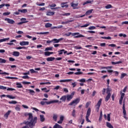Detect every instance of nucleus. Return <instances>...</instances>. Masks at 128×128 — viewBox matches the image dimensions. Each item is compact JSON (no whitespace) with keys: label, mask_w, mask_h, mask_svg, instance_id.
Segmentation results:
<instances>
[{"label":"nucleus","mask_w":128,"mask_h":128,"mask_svg":"<svg viewBox=\"0 0 128 128\" xmlns=\"http://www.w3.org/2000/svg\"><path fill=\"white\" fill-rule=\"evenodd\" d=\"M27 116H28V121H24L23 124L28 126L30 128H32L38 122V118L36 116L34 118L32 113H28Z\"/></svg>","instance_id":"nucleus-1"},{"label":"nucleus","mask_w":128,"mask_h":128,"mask_svg":"<svg viewBox=\"0 0 128 128\" xmlns=\"http://www.w3.org/2000/svg\"><path fill=\"white\" fill-rule=\"evenodd\" d=\"M70 34H72V36H74V38H84V36H83L82 34H80V33H78V32L72 33L71 32H70L68 34H66V36H70ZM76 35H78V36H76Z\"/></svg>","instance_id":"nucleus-2"},{"label":"nucleus","mask_w":128,"mask_h":128,"mask_svg":"<svg viewBox=\"0 0 128 128\" xmlns=\"http://www.w3.org/2000/svg\"><path fill=\"white\" fill-rule=\"evenodd\" d=\"M90 112H92V110L90 109V108H88L87 110L86 116V122H90V121L88 119V118H90Z\"/></svg>","instance_id":"nucleus-3"},{"label":"nucleus","mask_w":128,"mask_h":128,"mask_svg":"<svg viewBox=\"0 0 128 128\" xmlns=\"http://www.w3.org/2000/svg\"><path fill=\"white\" fill-rule=\"evenodd\" d=\"M80 102V98H77L72 102L70 104H68V106H72V104H74V106L78 104Z\"/></svg>","instance_id":"nucleus-4"},{"label":"nucleus","mask_w":128,"mask_h":128,"mask_svg":"<svg viewBox=\"0 0 128 128\" xmlns=\"http://www.w3.org/2000/svg\"><path fill=\"white\" fill-rule=\"evenodd\" d=\"M4 20L5 22H7L8 24H16V22H14V20L10 18H6Z\"/></svg>","instance_id":"nucleus-5"},{"label":"nucleus","mask_w":128,"mask_h":128,"mask_svg":"<svg viewBox=\"0 0 128 128\" xmlns=\"http://www.w3.org/2000/svg\"><path fill=\"white\" fill-rule=\"evenodd\" d=\"M64 40V38H60L59 39L54 38L52 40V42L54 44H58L60 42V40Z\"/></svg>","instance_id":"nucleus-6"},{"label":"nucleus","mask_w":128,"mask_h":128,"mask_svg":"<svg viewBox=\"0 0 128 128\" xmlns=\"http://www.w3.org/2000/svg\"><path fill=\"white\" fill-rule=\"evenodd\" d=\"M5 96H6V98H10V100H14L16 98V96H14L10 95H6L2 94L0 96L1 98H4Z\"/></svg>","instance_id":"nucleus-7"},{"label":"nucleus","mask_w":128,"mask_h":128,"mask_svg":"<svg viewBox=\"0 0 128 128\" xmlns=\"http://www.w3.org/2000/svg\"><path fill=\"white\" fill-rule=\"evenodd\" d=\"M112 66H108V67H104V66H102L101 67V70H104V68H106L108 70V72L110 73L112 72V70H110V68H112Z\"/></svg>","instance_id":"nucleus-8"},{"label":"nucleus","mask_w":128,"mask_h":128,"mask_svg":"<svg viewBox=\"0 0 128 128\" xmlns=\"http://www.w3.org/2000/svg\"><path fill=\"white\" fill-rule=\"evenodd\" d=\"M78 6V3H74V2L71 3V6L72 8H73V10H76V8H76Z\"/></svg>","instance_id":"nucleus-9"},{"label":"nucleus","mask_w":128,"mask_h":128,"mask_svg":"<svg viewBox=\"0 0 128 128\" xmlns=\"http://www.w3.org/2000/svg\"><path fill=\"white\" fill-rule=\"evenodd\" d=\"M20 46H28L30 42H28L22 41L20 42Z\"/></svg>","instance_id":"nucleus-10"},{"label":"nucleus","mask_w":128,"mask_h":128,"mask_svg":"<svg viewBox=\"0 0 128 128\" xmlns=\"http://www.w3.org/2000/svg\"><path fill=\"white\" fill-rule=\"evenodd\" d=\"M46 16H54V12H50V10H48L46 12Z\"/></svg>","instance_id":"nucleus-11"},{"label":"nucleus","mask_w":128,"mask_h":128,"mask_svg":"<svg viewBox=\"0 0 128 128\" xmlns=\"http://www.w3.org/2000/svg\"><path fill=\"white\" fill-rule=\"evenodd\" d=\"M72 79L62 80H60V82H72Z\"/></svg>","instance_id":"nucleus-12"},{"label":"nucleus","mask_w":128,"mask_h":128,"mask_svg":"<svg viewBox=\"0 0 128 128\" xmlns=\"http://www.w3.org/2000/svg\"><path fill=\"white\" fill-rule=\"evenodd\" d=\"M58 102V100H53L50 101L49 102H46V104H54Z\"/></svg>","instance_id":"nucleus-13"},{"label":"nucleus","mask_w":128,"mask_h":128,"mask_svg":"<svg viewBox=\"0 0 128 128\" xmlns=\"http://www.w3.org/2000/svg\"><path fill=\"white\" fill-rule=\"evenodd\" d=\"M12 56H20V52L17 51H14L12 52Z\"/></svg>","instance_id":"nucleus-14"},{"label":"nucleus","mask_w":128,"mask_h":128,"mask_svg":"<svg viewBox=\"0 0 128 128\" xmlns=\"http://www.w3.org/2000/svg\"><path fill=\"white\" fill-rule=\"evenodd\" d=\"M11 112L12 111L8 110V112L4 114V117L6 118H8V116H10V114Z\"/></svg>","instance_id":"nucleus-15"},{"label":"nucleus","mask_w":128,"mask_h":128,"mask_svg":"<svg viewBox=\"0 0 128 128\" xmlns=\"http://www.w3.org/2000/svg\"><path fill=\"white\" fill-rule=\"evenodd\" d=\"M26 90L29 94H30L32 96H34V90L28 89Z\"/></svg>","instance_id":"nucleus-16"},{"label":"nucleus","mask_w":128,"mask_h":128,"mask_svg":"<svg viewBox=\"0 0 128 128\" xmlns=\"http://www.w3.org/2000/svg\"><path fill=\"white\" fill-rule=\"evenodd\" d=\"M72 116H73V118H76V112L75 110H73L72 112Z\"/></svg>","instance_id":"nucleus-17"},{"label":"nucleus","mask_w":128,"mask_h":128,"mask_svg":"<svg viewBox=\"0 0 128 128\" xmlns=\"http://www.w3.org/2000/svg\"><path fill=\"white\" fill-rule=\"evenodd\" d=\"M106 126L107 128H114V126L112 125V124H110V123L109 122H106Z\"/></svg>","instance_id":"nucleus-18"},{"label":"nucleus","mask_w":128,"mask_h":128,"mask_svg":"<svg viewBox=\"0 0 128 128\" xmlns=\"http://www.w3.org/2000/svg\"><path fill=\"white\" fill-rule=\"evenodd\" d=\"M102 99L100 98L98 100V102L97 103L96 106L100 108V104H102Z\"/></svg>","instance_id":"nucleus-19"},{"label":"nucleus","mask_w":128,"mask_h":128,"mask_svg":"<svg viewBox=\"0 0 128 128\" xmlns=\"http://www.w3.org/2000/svg\"><path fill=\"white\" fill-rule=\"evenodd\" d=\"M112 96L111 94H108L106 96L105 98V102H108V100L110 98V96Z\"/></svg>","instance_id":"nucleus-20"},{"label":"nucleus","mask_w":128,"mask_h":128,"mask_svg":"<svg viewBox=\"0 0 128 128\" xmlns=\"http://www.w3.org/2000/svg\"><path fill=\"white\" fill-rule=\"evenodd\" d=\"M0 74H6V76H10V73L6 72H4L2 70H0Z\"/></svg>","instance_id":"nucleus-21"},{"label":"nucleus","mask_w":128,"mask_h":128,"mask_svg":"<svg viewBox=\"0 0 128 128\" xmlns=\"http://www.w3.org/2000/svg\"><path fill=\"white\" fill-rule=\"evenodd\" d=\"M18 12H22L23 14H26V12H28V10L26 9H23V10H19Z\"/></svg>","instance_id":"nucleus-22"},{"label":"nucleus","mask_w":128,"mask_h":128,"mask_svg":"<svg viewBox=\"0 0 128 128\" xmlns=\"http://www.w3.org/2000/svg\"><path fill=\"white\" fill-rule=\"evenodd\" d=\"M55 58L54 57H49L46 58L47 62H52V60H54Z\"/></svg>","instance_id":"nucleus-23"},{"label":"nucleus","mask_w":128,"mask_h":128,"mask_svg":"<svg viewBox=\"0 0 128 128\" xmlns=\"http://www.w3.org/2000/svg\"><path fill=\"white\" fill-rule=\"evenodd\" d=\"M37 34H50V32H36V33Z\"/></svg>","instance_id":"nucleus-24"},{"label":"nucleus","mask_w":128,"mask_h":128,"mask_svg":"<svg viewBox=\"0 0 128 128\" xmlns=\"http://www.w3.org/2000/svg\"><path fill=\"white\" fill-rule=\"evenodd\" d=\"M92 12H94V10L92 9L88 10L86 12L85 14H86V16L90 14H92Z\"/></svg>","instance_id":"nucleus-25"},{"label":"nucleus","mask_w":128,"mask_h":128,"mask_svg":"<svg viewBox=\"0 0 128 128\" xmlns=\"http://www.w3.org/2000/svg\"><path fill=\"white\" fill-rule=\"evenodd\" d=\"M66 98L67 100H68V102H70V100L72 98V96L70 95H67L66 96Z\"/></svg>","instance_id":"nucleus-26"},{"label":"nucleus","mask_w":128,"mask_h":128,"mask_svg":"<svg viewBox=\"0 0 128 128\" xmlns=\"http://www.w3.org/2000/svg\"><path fill=\"white\" fill-rule=\"evenodd\" d=\"M15 110H16V112H20V105H17L15 107Z\"/></svg>","instance_id":"nucleus-27"},{"label":"nucleus","mask_w":128,"mask_h":128,"mask_svg":"<svg viewBox=\"0 0 128 128\" xmlns=\"http://www.w3.org/2000/svg\"><path fill=\"white\" fill-rule=\"evenodd\" d=\"M66 96H62L60 98V100H62V102H66Z\"/></svg>","instance_id":"nucleus-28"},{"label":"nucleus","mask_w":128,"mask_h":128,"mask_svg":"<svg viewBox=\"0 0 128 128\" xmlns=\"http://www.w3.org/2000/svg\"><path fill=\"white\" fill-rule=\"evenodd\" d=\"M16 85L17 86L16 88H22V85L20 82H16Z\"/></svg>","instance_id":"nucleus-29"},{"label":"nucleus","mask_w":128,"mask_h":128,"mask_svg":"<svg viewBox=\"0 0 128 128\" xmlns=\"http://www.w3.org/2000/svg\"><path fill=\"white\" fill-rule=\"evenodd\" d=\"M40 121L42 122H44L46 120L44 118V115H40Z\"/></svg>","instance_id":"nucleus-30"},{"label":"nucleus","mask_w":128,"mask_h":128,"mask_svg":"<svg viewBox=\"0 0 128 128\" xmlns=\"http://www.w3.org/2000/svg\"><path fill=\"white\" fill-rule=\"evenodd\" d=\"M53 120H54V122H56L58 120V114H53Z\"/></svg>","instance_id":"nucleus-31"},{"label":"nucleus","mask_w":128,"mask_h":128,"mask_svg":"<svg viewBox=\"0 0 128 128\" xmlns=\"http://www.w3.org/2000/svg\"><path fill=\"white\" fill-rule=\"evenodd\" d=\"M5 78H7L8 80H16L18 78L16 77H10V76H6Z\"/></svg>","instance_id":"nucleus-32"},{"label":"nucleus","mask_w":128,"mask_h":128,"mask_svg":"<svg viewBox=\"0 0 128 128\" xmlns=\"http://www.w3.org/2000/svg\"><path fill=\"white\" fill-rule=\"evenodd\" d=\"M6 60L0 58V64H6Z\"/></svg>","instance_id":"nucleus-33"},{"label":"nucleus","mask_w":128,"mask_h":128,"mask_svg":"<svg viewBox=\"0 0 128 128\" xmlns=\"http://www.w3.org/2000/svg\"><path fill=\"white\" fill-rule=\"evenodd\" d=\"M10 40V38L1 39L0 40V42H6V40Z\"/></svg>","instance_id":"nucleus-34"},{"label":"nucleus","mask_w":128,"mask_h":128,"mask_svg":"<svg viewBox=\"0 0 128 128\" xmlns=\"http://www.w3.org/2000/svg\"><path fill=\"white\" fill-rule=\"evenodd\" d=\"M61 16H70V13H62L61 14Z\"/></svg>","instance_id":"nucleus-35"},{"label":"nucleus","mask_w":128,"mask_h":128,"mask_svg":"<svg viewBox=\"0 0 128 128\" xmlns=\"http://www.w3.org/2000/svg\"><path fill=\"white\" fill-rule=\"evenodd\" d=\"M122 61H119V62H112V64H122Z\"/></svg>","instance_id":"nucleus-36"},{"label":"nucleus","mask_w":128,"mask_h":128,"mask_svg":"<svg viewBox=\"0 0 128 128\" xmlns=\"http://www.w3.org/2000/svg\"><path fill=\"white\" fill-rule=\"evenodd\" d=\"M52 26V24L50 23H46L45 25L46 28H50Z\"/></svg>","instance_id":"nucleus-37"},{"label":"nucleus","mask_w":128,"mask_h":128,"mask_svg":"<svg viewBox=\"0 0 128 128\" xmlns=\"http://www.w3.org/2000/svg\"><path fill=\"white\" fill-rule=\"evenodd\" d=\"M8 104H18V102L16 101H15V100H12V101L9 102Z\"/></svg>","instance_id":"nucleus-38"},{"label":"nucleus","mask_w":128,"mask_h":128,"mask_svg":"<svg viewBox=\"0 0 128 128\" xmlns=\"http://www.w3.org/2000/svg\"><path fill=\"white\" fill-rule=\"evenodd\" d=\"M26 22H28V21L21 22L18 23L17 24L20 25V24H26Z\"/></svg>","instance_id":"nucleus-39"},{"label":"nucleus","mask_w":128,"mask_h":128,"mask_svg":"<svg viewBox=\"0 0 128 128\" xmlns=\"http://www.w3.org/2000/svg\"><path fill=\"white\" fill-rule=\"evenodd\" d=\"M102 120V111H101L100 112V118H99L100 122V120Z\"/></svg>","instance_id":"nucleus-40"},{"label":"nucleus","mask_w":128,"mask_h":128,"mask_svg":"<svg viewBox=\"0 0 128 128\" xmlns=\"http://www.w3.org/2000/svg\"><path fill=\"white\" fill-rule=\"evenodd\" d=\"M92 4V1H90V0H87L86 2H84L83 4V6H86V4Z\"/></svg>","instance_id":"nucleus-41"},{"label":"nucleus","mask_w":128,"mask_h":128,"mask_svg":"<svg viewBox=\"0 0 128 128\" xmlns=\"http://www.w3.org/2000/svg\"><path fill=\"white\" fill-rule=\"evenodd\" d=\"M106 94H110V88H107L106 89Z\"/></svg>","instance_id":"nucleus-42"},{"label":"nucleus","mask_w":128,"mask_h":128,"mask_svg":"<svg viewBox=\"0 0 128 128\" xmlns=\"http://www.w3.org/2000/svg\"><path fill=\"white\" fill-rule=\"evenodd\" d=\"M40 84L42 86V84H50V82H40Z\"/></svg>","instance_id":"nucleus-43"},{"label":"nucleus","mask_w":128,"mask_h":128,"mask_svg":"<svg viewBox=\"0 0 128 128\" xmlns=\"http://www.w3.org/2000/svg\"><path fill=\"white\" fill-rule=\"evenodd\" d=\"M107 120L108 122H110V114H108Z\"/></svg>","instance_id":"nucleus-44"},{"label":"nucleus","mask_w":128,"mask_h":128,"mask_svg":"<svg viewBox=\"0 0 128 128\" xmlns=\"http://www.w3.org/2000/svg\"><path fill=\"white\" fill-rule=\"evenodd\" d=\"M3 16H10V12H5L2 14Z\"/></svg>","instance_id":"nucleus-45"},{"label":"nucleus","mask_w":128,"mask_h":128,"mask_svg":"<svg viewBox=\"0 0 128 128\" xmlns=\"http://www.w3.org/2000/svg\"><path fill=\"white\" fill-rule=\"evenodd\" d=\"M112 8V4H108L105 6V8H106L107 10L108 8Z\"/></svg>","instance_id":"nucleus-46"},{"label":"nucleus","mask_w":128,"mask_h":128,"mask_svg":"<svg viewBox=\"0 0 128 128\" xmlns=\"http://www.w3.org/2000/svg\"><path fill=\"white\" fill-rule=\"evenodd\" d=\"M64 52V49H62V50H60V51H58V52H59L58 54H60V55L62 54Z\"/></svg>","instance_id":"nucleus-47"},{"label":"nucleus","mask_w":128,"mask_h":128,"mask_svg":"<svg viewBox=\"0 0 128 128\" xmlns=\"http://www.w3.org/2000/svg\"><path fill=\"white\" fill-rule=\"evenodd\" d=\"M76 84H78V83L76 82L72 83V88H75V86H76Z\"/></svg>","instance_id":"nucleus-48"},{"label":"nucleus","mask_w":128,"mask_h":128,"mask_svg":"<svg viewBox=\"0 0 128 128\" xmlns=\"http://www.w3.org/2000/svg\"><path fill=\"white\" fill-rule=\"evenodd\" d=\"M119 36H123L124 38H126V34H118Z\"/></svg>","instance_id":"nucleus-49"},{"label":"nucleus","mask_w":128,"mask_h":128,"mask_svg":"<svg viewBox=\"0 0 128 128\" xmlns=\"http://www.w3.org/2000/svg\"><path fill=\"white\" fill-rule=\"evenodd\" d=\"M22 78H24V80H28V78H30V76H22Z\"/></svg>","instance_id":"nucleus-50"},{"label":"nucleus","mask_w":128,"mask_h":128,"mask_svg":"<svg viewBox=\"0 0 128 128\" xmlns=\"http://www.w3.org/2000/svg\"><path fill=\"white\" fill-rule=\"evenodd\" d=\"M121 96L120 99L124 100V93L121 92Z\"/></svg>","instance_id":"nucleus-51"},{"label":"nucleus","mask_w":128,"mask_h":128,"mask_svg":"<svg viewBox=\"0 0 128 128\" xmlns=\"http://www.w3.org/2000/svg\"><path fill=\"white\" fill-rule=\"evenodd\" d=\"M126 76V73H122V74H121L120 78H124V76Z\"/></svg>","instance_id":"nucleus-52"},{"label":"nucleus","mask_w":128,"mask_h":128,"mask_svg":"<svg viewBox=\"0 0 128 128\" xmlns=\"http://www.w3.org/2000/svg\"><path fill=\"white\" fill-rule=\"evenodd\" d=\"M74 74H76V76H78L80 74H82V72H76L74 73Z\"/></svg>","instance_id":"nucleus-53"},{"label":"nucleus","mask_w":128,"mask_h":128,"mask_svg":"<svg viewBox=\"0 0 128 128\" xmlns=\"http://www.w3.org/2000/svg\"><path fill=\"white\" fill-rule=\"evenodd\" d=\"M88 30H96V27L94 26H90L88 28Z\"/></svg>","instance_id":"nucleus-54"},{"label":"nucleus","mask_w":128,"mask_h":128,"mask_svg":"<svg viewBox=\"0 0 128 128\" xmlns=\"http://www.w3.org/2000/svg\"><path fill=\"white\" fill-rule=\"evenodd\" d=\"M52 50V47H48V48H46L45 50Z\"/></svg>","instance_id":"nucleus-55"},{"label":"nucleus","mask_w":128,"mask_h":128,"mask_svg":"<svg viewBox=\"0 0 128 128\" xmlns=\"http://www.w3.org/2000/svg\"><path fill=\"white\" fill-rule=\"evenodd\" d=\"M44 102L42 101L40 102V104H42V106H44V104H46V102Z\"/></svg>","instance_id":"nucleus-56"},{"label":"nucleus","mask_w":128,"mask_h":128,"mask_svg":"<svg viewBox=\"0 0 128 128\" xmlns=\"http://www.w3.org/2000/svg\"><path fill=\"white\" fill-rule=\"evenodd\" d=\"M0 90H6V87L2 86H0Z\"/></svg>","instance_id":"nucleus-57"},{"label":"nucleus","mask_w":128,"mask_h":128,"mask_svg":"<svg viewBox=\"0 0 128 128\" xmlns=\"http://www.w3.org/2000/svg\"><path fill=\"white\" fill-rule=\"evenodd\" d=\"M108 46H111L112 48H116V45L115 44H108Z\"/></svg>","instance_id":"nucleus-58"},{"label":"nucleus","mask_w":128,"mask_h":128,"mask_svg":"<svg viewBox=\"0 0 128 128\" xmlns=\"http://www.w3.org/2000/svg\"><path fill=\"white\" fill-rule=\"evenodd\" d=\"M22 84H30V82H23Z\"/></svg>","instance_id":"nucleus-59"},{"label":"nucleus","mask_w":128,"mask_h":128,"mask_svg":"<svg viewBox=\"0 0 128 128\" xmlns=\"http://www.w3.org/2000/svg\"><path fill=\"white\" fill-rule=\"evenodd\" d=\"M79 82H86V79L84 78L80 79V80H79Z\"/></svg>","instance_id":"nucleus-60"},{"label":"nucleus","mask_w":128,"mask_h":128,"mask_svg":"<svg viewBox=\"0 0 128 128\" xmlns=\"http://www.w3.org/2000/svg\"><path fill=\"white\" fill-rule=\"evenodd\" d=\"M90 26V24H86L84 26H80V28H87V26Z\"/></svg>","instance_id":"nucleus-61"},{"label":"nucleus","mask_w":128,"mask_h":128,"mask_svg":"<svg viewBox=\"0 0 128 128\" xmlns=\"http://www.w3.org/2000/svg\"><path fill=\"white\" fill-rule=\"evenodd\" d=\"M7 90H16V89L14 88H7Z\"/></svg>","instance_id":"nucleus-62"},{"label":"nucleus","mask_w":128,"mask_h":128,"mask_svg":"<svg viewBox=\"0 0 128 128\" xmlns=\"http://www.w3.org/2000/svg\"><path fill=\"white\" fill-rule=\"evenodd\" d=\"M44 54H45V56H50V52H44Z\"/></svg>","instance_id":"nucleus-63"},{"label":"nucleus","mask_w":128,"mask_h":128,"mask_svg":"<svg viewBox=\"0 0 128 128\" xmlns=\"http://www.w3.org/2000/svg\"><path fill=\"white\" fill-rule=\"evenodd\" d=\"M122 24H128V21L122 22Z\"/></svg>","instance_id":"nucleus-64"}]
</instances>
